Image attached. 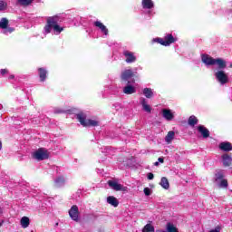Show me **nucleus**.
Here are the masks:
<instances>
[{
    "mask_svg": "<svg viewBox=\"0 0 232 232\" xmlns=\"http://www.w3.org/2000/svg\"><path fill=\"white\" fill-rule=\"evenodd\" d=\"M59 23H61V17H59V15L47 16L46 24L43 29V34L44 37H46L48 34H52V32L54 34V35H59L61 32L64 30L63 27L59 25Z\"/></svg>",
    "mask_w": 232,
    "mask_h": 232,
    "instance_id": "obj_1",
    "label": "nucleus"
},
{
    "mask_svg": "<svg viewBox=\"0 0 232 232\" xmlns=\"http://www.w3.org/2000/svg\"><path fill=\"white\" fill-rule=\"evenodd\" d=\"M202 63L207 66H218L219 70H226L227 68V63L222 58H213L209 54H201Z\"/></svg>",
    "mask_w": 232,
    "mask_h": 232,
    "instance_id": "obj_2",
    "label": "nucleus"
},
{
    "mask_svg": "<svg viewBox=\"0 0 232 232\" xmlns=\"http://www.w3.org/2000/svg\"><path fill=\"white\" fill-rule=\"evenodd\" d=\"M76 119H77L78 122H80V124L82 126H83V128H92V127L95 128V127L99 126V121L87 119V115L84 112L77 113Z\"/></svg>",
    "mask_w": 232,
    "mask_h": 232,
    "instance_id": "obj_3",
    "label": "nucleus"
},
{
    "mask_svg": "<svg viewBox=\"0 0 232 232\" xmlns=\"http://www.w3.org/2000/svg\"><path fill=\"white\" fill-rule=\"evenodd\" d=\"M139 70H142V67L139 66V67H135L133 70L131 68L123 70L120 76L121 80L123 82H131V79L135 77V73H137Z\"/></svg>",
    "mask_w": 232,
    "mask_h": 232,
    "instance_id": "obj_4",
    "label": "nucleus"
},
{
    "mask_svg": "<svg viewBox=\"0 0 232 232\" xmlns=\"http://www.w3.org/2000/svg\"><path fill=\"white\" fill-rule=\"evenodd\" d=\"M152 43H159L162 46H169L173 43H177V37H174L171 34H168L164 38H153Z\"/></svg>",
    "mask_w": 232,
    "mask_h": 232,
    "instance_id": "obj_5",
    "label": "nucleus"
},
{
    "mask_svg": "<svg viewBox=\"0 0 232 232\" xmlns=\"http://www.w3.org/2000/svg\"><path fill=\"white\" fill-rule=\"evenodd\" d=\"M215 78L218 81V82H219V84L221 86H224V84H227V82H229V76L227 75V73H226V72H224V69H218L215 72Z\"/></svg>",
    "mask_w": 232,
    "mask_h": 232,
    "instance_id": "obj_6",
    "label": "nucleus"
},
{
    "mask_svg": "<svg viewBox=\"0 0 232 232\" xmlns=\"http://www.w3.org/2000/svg\"><path fill=\"white\" fill-rule=\"evenodd\" d=\"M141 6L143 10H148L146 14L149 15V17H153L155 15V12H153V8H155V3L153 0H142Z\"/></svg>",
    "mask_w": 232,
    "mask_h": 232,
    "instance_id": "obj_7",
    "label": "nucleus"
},
{
    "mask_svg": "<svg viewBox=\"0 0 232 232\" xmlns=\"http://www.w3.org/2000/svg\"><path fill=\"white\" fill-rule=\"evenodd\" d=\"M133 84H135V79H131L130 82H127L122 89V92L125 95H133V93H137V88Z\"/></svg>",
    "mask_w": 232,
    "mask_h": 232,
    "instance_id": "obj_8",
    "label": "nucleus"
},
{
    "mask_svg": "<svg viewBox=\"0 0 232 232\" xmlns=\"http://www.w3.org/2000/svg\"><path fill=\"white\" fill-rule=\"evenodd\" d=\"M0 28L4 35H10L15 29L14 27H8V19L2 18L0 20Z\"/></svg>",
    "mask_w": 232,
    "mask_h": 232,
    "instance_id": "obj_9",
    "label": "nucleus"
},
{
    "mask_svg": "<svg viewBox=\"0 0 232 232\" xmlns=\"http://www.w3.org/2000/svg\"><path fill=\"white\" fill-rule=\"evenodd\" d=\"M122 55L125 59V63H127V64H133V63H137V56H135V53L128 51V50H124L122 52Z\"/></svg>",
    "mask_w": 232,
    "mask_h": 232,
    "instance_id": "obj_10",
    "label": "nucleus"
},
{
    "mask_svg": "<svg viewBox=\"0 0 232 232\" xmlns=\"http://www.w3.org/2000/svg\"><path fill=\"white\" fill-rule=\"evenodd\" d=\"M33 157L36 160H46V159H48V151L44 149H39L33 153Z\"/></svg>",
    "mask_w": 232,
    "mask_h": 232,
    "instance_id": "obj_11",
    "label": "nucleus"
},
{
    "mask_svg": "<svg viewBox=\"0 0 232 232\" xmlns=\"http://www.w3.org/2000/svg\"><path fill=\"white\" fill-rule=\"evenodd\" d=\"M69 216L74 222H79V207H77V205L71 207Z\"/></svg>",
    "mask_w": 232,
    "mask_h": 232,
    "instance_id": "obj_12",
    "label": "nucleus"
},
{
    "mask_svg": "<svg viewBox=\"0 0 232 232\" xmlns=\"http://www.w3.org/2000/svg\"><path fill=\"white\" fill-rule=\"evenodd\" d=\"M218 148L221 151H225L226 153L232 151V144L229 141H222L219 143Z\"/></svg>",
    "mask_w": 232,
    "mask_h": 232,
    "instance_id": "obj_13",
    "label": "nucleus"
},
{
    "mask_svg": "<svg viewBox=\"0 0 232 232\" xmlns=\"http://www.w3.org/2000/svg\"><path fill=\"white\" fill-rule=\"evenodd\" d=\"M162 117L169 121H173V119H175V112H172L169 109H163Z\"/></svg>",
    "mask_w": 232,
    "mask_h": 232,
    "instance_id": "obj_14",
    "label": "nucleus"
},
{
    "mask_svg": "<svg viewBox=\"0 0 232 232\" xmlns=\"http://www.w3.org/2000/svg\"><path fill=\"white\" fill-rule=\"evenodd\" d=\"M198 133H200V135L203 139H208V137L210 135L209 130H208V128H206L204 125H198Z\"/></svg>",
    "mask_w": 232,
    "mask_h": 232,
    "instance_id": "obj_15",
    "label": "nucleus"
},
{
    "mask_svg": "<svg viewBox=\"0 0 232 232\" xmlns=\"http://www.w3.org/2000/svg\"><path fill=\"white\" fill-rule=\"evenodd\" d=\"M94 26H96V28H99V30H101L102 34H103V35H108L109 31H108V27H106V25H104V24H102L101 21H96L94 22Z\"/></svg>",
    "mask_w": 232,
    "mask_h": 232,
    "instance_id": "obj_16",
    "label": "nucleus"
},
{
    "mask_svg": "<svg viewBox=\"0 0 232 232\" xmlns=\"http://www.w3.org/2000/svg\"><path fill=\"white\" fill-rule=\"evenodd\" d=\"M221 159H222L223 166H225L226 168L231 166V164H232V157L231 156H229L228 154H223Z\"/></svg>",
    "mask_w": 232,
    "mask_h": 232,
    "instance_id": "obj_17",
    "label": "nucleus"
},
{
    "mask_svg": "<svg viewBox=\"0 0 232 232\" xmlns=\"http://www.w3.org/2000/svg\"><path fill=\"white\" fill-rule=\"evenodd\" d=\"M108 184L114 191H122V185L119 184L117 181L109 180Z\"/></svg>",
    "mask_w": 232,
    "mask_h": 232,
    "instance_id": "obj_18",
    "label": "nucleus"
},
{
    "mask_svg": "<svg viewBox=\"0 0 232 232\" xmlns=\"http://www.w3.org/2000/svg\"><path fill=\"white\" fill-rule=\"evenodd\" d=\"M224 177H225L224 170L222 169L217 170L215 174V182L218 183V182H220L221 180H224L225 179Z\"/></svg>",
    "mask_w": 232,
    "mask_h": 232,
    "instance_id": "obj_19",
    "label": "nucleus"
},
{
    "mask_svg": "<svg viewBox=\"0 0 232 232\" xmlns=\"http://www.w3.org/2000/svg\"><path fill=\"white\" fill-rule=\"evenodd\" d=\"M38 74H39L41 82H44L46 81V75L48 74V71H46V69H44V68H39Z\"/></svg>",
    "mask_w": 232,
    "mask_h": 232,
    "instance_id": "obj_20",
    "label": "nucleus"
},
{
    "mask_svg": "<svg viewBox=\"0 0 232 232\" xmlns=\"http://www.w3.org/2000/svg\"><path fill=\"white\" fill-rule=\"evenodd\" d=\"M107 203L112 206L113 208H117L119 206V199L113 196H109L107 198Z\"/></svg>",
    "mask_w": 232,
    "mask_h": 232,
    "instance_id": "obj_21",
    "label": "nucleus"
},
{
    "mask_svg": "<svg viewBox=\"0 0 232 232\" xmlns=\"http://www.w3.org/2000/svg\"><path fill=\"white\" fill-rule=\"evenodd\" d=\"M140 104L144 111H146L147 113H151V106L148 104V102L146 101V99L142 98L140 100Z\"/></svg>",
    "mask_w": 232,
    "mask_h": 232,
    "instance_id": "obj_22",
    "label": "nucleus"
},
{
    "mask_svg": "<svg viewBox=\"0 0 232 232\" xmlns=\"http://www.w3.org/2000/svg\"><path fill=\"white\" fill-rule=\"evenodd\" d=\"M64 177L63 176H58L55 179H54V186L55 188H63V186H64Z\"/></svg>",
    "mask_w": 232,
    "mask_h": 232,
    "instance_id": "obj_23",
    "label": "nucleus"
},
{
    "mask_svg": "<svg viewBox=\"0 0 232 232\" xmlns=\"http://www.w3.org/2000/svg\"><path fill=\"white\" fill-rule=\"evenodd\" d=\"M143 95L147 99H151V97H153V95H155V92L153 91V89L147 87V88L143 89Z\"/></svg>",
    "mask_w": 232,
    "mask_h": 232,
    "instance_id": "obj_24",
    "label": "nucleus"
},
{
    "mask_svg": "<svg viewBox=\"0 0 232 232\" xmlns=\"http://www.w3.org/2000/svg\"><path fill=\"white\" fill-rule=\"evenodd\" d=\"M173 139H175V131L169 130L165 137V142H167V144H171Z\"/></svg>",
    "mask_w": 232,
    "mask_h": 232,
    "instance_id": "obj_25",
    "label": "nucleus"
},
{
    "mask_svg": "<svg viewBox=\"0 0 232 232\" xmlns=\"http://www.w3.org/2000/svg\"><path fill=\"white\" fill-rule=\"evenodd\" d=\"M160 186H161L163 189H169V181L168 180V178L166 177L161 178Z\"/></svg>",
    "mask_w": 232,
    "mask_h": 232,
    "instance_id": "obj_26",
    "label": "nucleus"
},
{
    "mask_svg": "<svg viewBox=\"0 0 232 232\" xmlns=\"http://www.w3.org/2000/svg\"><path fill=\"white\" fill-rule=\"evenodd\" d=\"M20 224L24 229H26L30 226V218L28 217H23L20 220Z\"/></svg>",
    "mask_w": 232,
    "mask_h": 232,
    "instance_id": "obj_27",
    "label": "nucleus"
},
{
    "mask_svg": "<svg viewBox=\"0 0 232 232\" xmlns=\"http://www.w3.org/2000/svg\"><path fill=\"white\" fill-rule=\"evenodd\" d=\"M162 232H179V228H177V227H175V225H173L172 223H168L166 227V231Z\"/></svg>",
    "mask_w": 232,
    "mask_h": 232,
    "instance_id": "obj_28",
    "label": "nucleus"
},
{
    "mask_svg": "<svg viewBox=\"0 0 232 232\" xmlns=\"http://www.w3.org/2000/svg\"><path fill=\"white\" fill-rule=\"evenodd\" d=\"M196 124H198V119L195 117V115H192L188 118V125L189 126H196Z\"/></svg>",
    "mask_w": 232,
    "mask_h": 232,
    "instance_id": "obj_29",
    "label": "nucleus"
},
{
    "mask_svg": "<svg viewBox=\"0 0 232 232\" xmlns=\"http://www.w3.org/2000/svg\"><path fill=\"white\" fill-rule=\"evenodd\" d=\"M17 3L22 6H28L34 3V0H17Z\"/></svg>",
    "mask_w": 232,
    "mask_h": 232,
    "instance_id": "obj_30",
    "label": "nucleus"
},
{
    "mask_svg": "<svg viewBox=\"0 0 232 232\" xmlns=\"http://www.w3.org/2000/svg\"><path fill=\"white\" fill-rule=\"evenodd\" d=\"M142 232H155V228L153 227V226L147 224L142 229Z\"/></svg>",
    "mask_w": 232,
    "mask_h": 232,
    "instance_id": "obj_31",
    "label": "nucleus"
},
{
    "mask_svg": "<svg viewBox=\"0 0 232 232\" xmlns=\"http://www.w3.org/2000/svg\"><path fill=\"white\" fill-rule=\"evenodd\" d=\"M219 188H227V179H221V181L217 183Z\"/></svg>",
    "mask_w": 232,
    "mask_h": 232,
    "instance_id": "obj_32",
    "label": "nucleus"
},
{
    "mask_svg": "<svg viewBox=\"0 0 232 232\" xmlns=\"http://www.w3.org/2000/svg\"><path fill=\"white\" fill-rule=\"evenodd\" d=\"M6 3H5V1L0 0V12H3L4 10H6Z\"/></svg>",
    "mask_w": 232,
    "mask_h": 232,
    "instance_id": "obj_33",
    "label": "nucleus"
},
{
    "mask_svg": "<svg viewBox=\"0 0 232 232\" xmlns=\"http://www.w3.org/2000/svg\"><path fill=\"white\" fill-rule=\"evenodd\" d=\"M143 193L146 195V197H150V195H151V188H145L143 189Z\"/></svg>",
    "mask_w": 232,
    "mask_h": 232,
    "instance_id": "obj_34",
    "label": "nucleus"
},
{
    "mask_svg": "<svg viewBox=\"0 0 232 232\" xmlns=\"http://www.w3.org/2000/svg\"><path fill=\"white\" fill-rule=\"evenodd\" d=\"M112 106L116 111H119V110L122 108V106L119 102L114 103Z\"/></svg>",
    "mask_w": 232,
    "mask_h": 232,
    "instance_id": "obj_35",
    "label": "nucleus"
},
{
    "mask_svg": "<svg viewBox=\"0 0 232 232\" xmlns=\"http://www.w3.org/2000/svg\"><path fill=\"white\" fill-rule=\"evenodd\" d=\"M0 73H1V75L5 76V75H6V73H8V71H7V69H1Z\"/></svg>",
    "mask_w": 232,
    "mask_h": 232,
    "instance_id": "obj_36",
    "label": "nucleus"
},
{
    "mask_svg": "<svg viewBox=\"0 0 232 232\" xmlns=\"http://www.w3.org/2000/svg\"><path fill=\"white\" fill-rule=\"evenodd\" d=\"M53 169L56 171L57 175H61V169L59 167H54Z\"/></svg>",
    "mask_w": 232,
    "mask_h": 232,
    "instance_id": "obj_37",
    "label": "nucleus"
},
{
    "mask_svg": "<svg viewBox=\"0 0 232 232\" xmlns=\"http://www.w3.org/2000/svg\"><path fill=\"white\" fill-rule=\"evenodd\" d=\"M147 177H148L149 180H153L155 176L153 175V173L150 172Z\"/></svg>",
    "mask_w": 232,
    "mask_h": 232,
    "instance_id": "obj_38",
    "label": "nucleus"
},
{
    "mask_svg": "<svg viewBox=\"0 0 232 232\" xmlns=\"http://www.w3.org/2000/svg\"><path fill=\"white\" fill-rule=\"evenodd\" d=\"M226 14L227 15V17H232V10L229 9L226 12Z\"/></svg>",
    "mask_w": 232,
    "mask_h": 232,
    "instance_id": "obj_39",
    "label": "nucleus"
},
{
    "mask_svg": "<svg viewBox=\"0 0 232 232\" xmlns=\"http://www.w3.org/2000/svg\"><path fill=\"white\" fill-rule=\"evenodd\" d=\"M209 232H220V227H217L214 229H211Z\"/></svg>",
    "mask_w": 232,
    "mask_h": 232,
    "instance_id": "obj_40",
    "label": "nucleus"
},
{
    "mask_svg": "<svg viewBox=\"0 0 232 232\" xmlns=\"http://www.w3.org/2000/svg\"><path fill=\"white\" fill-rule=\"evenodd\" d=\"M54 113H64L63 110H55Z\"/></svg>",
    "mask_w": 232,
    "mask_h": 232,
    "instance_id": "obj_41",
    "label": "nucleus"
},
{
    "mask_svg": "<svg viewBox=\"0 0 232 232\" xmlns=\"http://www.w3.org/2000/svg\"><path fill=\"white\" fill-rule=\"evenodd\" d=\"M158 162H160L161 164L164 163V158H159Z\"/></svg>",
    "mask_w": 232,
    "mask_h": 232,
    "instance_id": "obj_42",
    "label": "nucleus"
},
{
    "mask_svg": "<svg viewBox=\"0 0 232 232\" xmlns=\"http://www.w3.org/2000/svg\"><path fill=\"white\" fill-rule=\"evenodd\" d=\"M12 79H15V75H14V74L9 75V81Z\"/></svg>",
    "mask_w": 232,
    "mask_h": 232,
    "instance_id": "obj_43",
    "label": "nucleus"
},
{
    "mask_svg": "<svg viewBox=\"0 0 232 232\" xmlns=\"http://www.w3.org/2000/svg\"><path fill=\"white\" fill-rule=\"evenodd\" d=\"M3 150V142L0 140V150Z\"/></svg>",
    "mask_w": 232,
    "mask_h": 232,
    "instance_id": "obj_44",
    "label": "nucleus"
},
{
    "mask_svg": "<svg viewBox=\"0 0 232 232\" xmlns=\"http://www.w3.org/2000/svg\"><path fill=\"white\" fill-rule=\"evenodd\" d=\"M5 223V221H0V227H3V224Z\"/></svg>",
    "mask_w": 232,
    "mask_h": 232,
    "instance_id": "obj_45",
    "label": "nucleus"
},
{
    "mask_svg": "<svg viewBox=\"0 0 232 232\" xmlns=\"http://www.w3.org/2000/svg\"><path fill=\"white\" fill-rule=\"evenodd\" d=\"M113 93H119V90L116 89V91H114Z\"/></svg>",
    "mask_w": 232,
    "mask_h": 232,
    "instance_id": "obj_46",
    "label": "nucleus"
},
{
    "mask_svg": "<svg viewBox=\"0 0 232 232\" xmlns=\"http://www.w3.org/2000/svg\"><path fill=\"white\" fill-rule=\"evenodd\" d=\"M154 166H159V161H156V162L154 163Z\"/></svg>",
    "mask_w": 232,
    "mask_h": 232,
    "instance_id": "obj_47",
    "label": "nucleus"
},
{
    "mask_svg": "<svg viewBox=\"0 0 232 232\" xmlns=\"http://www.w3.org/2000/svg\"><path fill=\"white\" fill-rule=\"evenodd\" d=\"M3 213V208H0V215Z\"/></svg>",
    "mask_w": 232,
    "mask_h": 232,
    "instance_id": "obj_48",
    "label": "nucleus"
},
{
    "mask_svg": "<svg viewBox=\"0 0 232 232\" xmlns=\"http://www.w3.org/2000/svg\"><path fill=\"white\" fill-rule=\"evenodd\" d=\"M80 19H81V16H78V17H77V21H80Z\"/></svg>",
    "mask_w": 232,
    "mask_h": 232,
    "instance_id": "obj_49",
    "label": "nucleus"
},
{
    "mask_svg": "<svg viewBox=\"0 0 232 232\" xmlns=\"http://www.w3.org/2000/svg\"><path fill=\"white\" fill-rule=\"evenodd\" d=\"M0 110H3V106L0 104Z\"/></svg>",
    "mask_w": 232,
    "mask_h": 232,
    "instance_id": "obj_50",
    "label": "nucleus"
}]
</instances>
